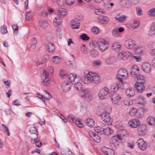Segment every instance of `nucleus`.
Here are the masks:
<instances>
[{
  "label": "nucleus",
  "mask_w": 155,
  "mask_h": 155,
  "mask_svg": "<svg viewBox=\"0 0 155 155\" xmlns=\"http://www.w3.org/2000/svg\"><path fill=\"white\" fill-rule=\"evenodd\" d=\"M85 74L81 78L82 82L84 84H89L92 82H97L100 80V78L98 74L96 73L85 70L84 71Z\"/></svg>",
  "instance_id": "obj_1"
},
{
  "label": "nucleus",
  "mask_w": 155,
  "mask_h": 155,
  "mask_svg": "<svg viewBox=\"0 0 155 155\" xmlns=\"http://www.w3.org/2000/svg\"><path fill=\"white\" fill-rule=\"evenodd\" d=\"M111 95V92L109 88L106 86L102 88L99 91L97 96L100 101L108 99Z\"/></svg>",
  "instance_id": "obj_2"
},
{
  "label": "nucleus",
  "mask_w": 155,
  "mask_h": 155,
  "mask_svg": "<svg viewBox=\"0 0 155 155\" xmlns=\"http://www.w3.org/2000/svg\"><path fill=\"white\" fill-rule=\"evenodd\" d=\"M128 74L127 70L123 68H120L117 72L116 78L119 80L122 84H124L122 78L127 77Z\"/></svg>",
  "instance_id": "obj_3"
},
{
  "label": "nucleus",
  "mask_w": 155,
  "mask_h": 155,
  "mask_svg": "<svg viewBox=\"0 0 155 155\" xmlns=\"http://www.w3.org/2000/svg\"><path fill=\"white\" fill-rule=\"evenodd\" d=\"M41 84L44 86H47L51 84V81L49 78V74L46 71H44L41 76Z\"/></svg>",
  "instance_id": "obj_4"
},
{
  "label": "nucleus",
  "mask_w": 155,
  "mask_h": 155,
  "mask_svg": "<svg viewBox=\"0 0 155 155\" xmlns=\"http://www.w3.org/2000/svg\"><path fill=\"white\" fill-rule=\"evenodd\" d=\"M99 42V48L102 51L104 52L109 47V43L106 40L103 38H99L97 39Z\"/></svg>",
  "instance_id": "obj_5"
},
{
  "label": "nucleus",
  "mask_w": 155,
  "mask_h": 155,
  "mask_svg": "<svg viewBox=\"0 0 155 155\" xmlns=\"http://www.w3.org/2000/svg\"><path fill=\"white\" fill-rule=\"evenodd\" d=\"M130 56H132L131 53L129 52L123 51L118 53L117 58L119 60H125L128 57Z\"/></svg>",
  "instance_id": "obj_6"
},
{
  "label": "nucleus",
  "mask_w": 155,
  "mask_h": 155,
  "mask_svg": "<svg viewBox=\"0 0 155 155\" xmlns=\"http://www.w3.org/2000/svg\"><path fill=\"white\" fill-rule=\"evenodd\" d=\"M137 143L139 148L142 150H145L147 147V143L142 139H138L137 142Z\"/></svg>",
  "instance_id": "obj_7"
},
{
  "label": "nucleus",
  "mask_w": 155,
  "mask_h": 155,
  "mask_svg": "<svg viewBox=\"0 0 155 155\" xmlns=\"http://www.w3.org/2000/svg\"><path fill=\"white\" fill-rule=\"evenodd\" d=\"M102 120L106 122L109 124H111L112 122V120L110 115L107 112L104 111L101 114Z\"/></svg>",
  "instance_id": "obj_8"
},
{
  "label": "nucleus",
  "mask_w": 155,
  "mask_h": 155,
  "mask_svg": "<svg viewBox=\"0 0 155 155\" xmlns=\"http://www.w3.org/2000/svg\"><path fill=\"white\" fill-rule=\"evenodd\" d=\"M125 47L130 49H132L136 47V44L135 41L132 39H128L125 42Z\"/></svg>",
  "instance_id": "obj_9"
},
{
  "label": "nucleus",
  "mask_w": 155,
  "mask_h": 155,
  "mask_svg": "<svg viewBox=\"0 0 155 155\" xmlns=\"http://www.w3.org/2000/svg\"><path fill=\"white\" fill-rule=\"evenodd\" d=\"M82 97H83L87 99L91 100L93 98V93L87 90H83L81 93Z\"/></svg>",
  "instance_id": "obj_10"
},
{
  "label": "nucleus",
  "mask_w": 155,
  "mask_h": 155,
  "mask_svg": "<svg viewBox=\"0 0 155 155\" xmlns=\"http://www.w3.org/2000/svg\"><path fill=\"white\" fill-rule=\"evenodd\" d=\"M110 146L111 148L115 149L117 148L119 146L118 140L115 139V137L111 138L109 141Z\"/></svg>",
  "instance_id": "obj_11"
},
{
  "label": "nucleus",
  "mask_w": 155,
  "mask_h": 155,
  "mask_svg": "<svg viewBox=\"0 0 155 155\" xmlns=\"http://www.w3.org/2000/svg\"><path fill=\"white\" fill-rule=\"evenodd\" d=\"M48 25V22L46 20H40L38 23V27L40 30H41L46 28Z\"/></svg>",
  "instance_id": "obj_12"
},
{
  "label": "nucleus",
  "mask_w": 155,
  "mask_h": 155,
  "mask_svg": "<svg viewBox=\"0 0 155 155\" xmlns=\"http://www.w3.org/2000/svg\"><path fill=\"white\" fill-rule=\"evenodd\" d=\"M142 69L145 73L149 74L151 71V66L148 63L145 62L142 65Z\"/></svg>",
  "instance_id": "obj_13"
},
{
  "label": "nucleus",
  "mask_w": 155,
  "mask_h": 155,
  "mask_svg": "<svg viewBox=\"0 0 155 155\" xmlns=\"http://www.w3.org/2000/svg\"><path fill=\"white\" fill-rule=\"evenodd\" d=\"M121 96L117 94L114 95L111 98L112 102L117 105H119L121 103Z\"/></svg>",
  "instance_id": "obj_14"
},
{
  "label": "nucleus",
  "mask_w": 155,
  "mask_h": 155,
  "mask_svg": "<svg viewBox=\"0 0 155 155\" xmlns=\"http://www.w3.org/2000/svg\"><path fill=\"white\" fill-rule=\"evenodd\" d=\"M139 68L136 65H133L130 68V74L133 76H134L139 74Z\"/></svg>",
  "instance_id": "obj_15"
},
{
  "label": "nucleus",
  "mask_w": 155,
  "mask_h": 155,
  "mask_svg": "<svg viewBox=\"0 0 155 155\" xmlns=\"http://www.w3.org/2000/svg\"><path fill=\"white\" fill-rule=\"evenodd\" d=\"M67 14V10L64 8H60L57 9V15L61 18H64Z\"/></svg>",
  "instance_id": "obj_16"
},
{
  "label": "nucleus",
  "mask_w": 155,
  "mask_h": 155,
  "mask_svg": "<svg viewBox=\"0 0 155 155\" xmlns=\"http://www.w3.org/2000/svg\"><path fill=\"white\" fill-rule=\"evenodd\" d=\"M140 121L137 119H133L129 121L128 124L131 128L137 127L140 124Z\"/></svg>",
  "instance_id": "obj_17"
},
{
  "label": "nucleus",
  "mask_w": 155,
  "mask_h": 155,
  "mask_svg": "<svg viewBox=\"0 0 155 155\" xmlns=\"http://www.w3.org/2000/svg\"><path fill=\"white\" fill-rule=\"evenodd\" d=\"M72 28L74 29H78L80 26L79 21L77 19L72 20L71 22Z\"/></svg>",
  "instance_id": "obj_18"
},
{
  "label": "nucleus",
  "mask_w": 155,
  "mask_h": 155,
  "mask_svg": "<svg viewBox=\"0 0 155 155\" xmlns=\"http://www.w3.org/2000/svg\"><path fill=\"white\" fill-rule=\"evenodd\" d=\"M146 126L145 125H141L139 126L138 128V132L140 136H143L145 135L147 133L146 129Z\"/></svg>",
  "instance_id": "obj_19"
},
{
  "label": "nucleus",
  "mask_w": 155,
  "mask_h": 155,
  "mask_svg": "<svg viewBox=\"0 0 155 155\" xmlns=\"http://www.w3.org/2000/svg\"><path fill=\"white\" fill-rule=\"evenodd\" d=\"M101 151L103 153L106 155H114V151L113 150L106 147H102Z\"/></svg>",
  "instance_id": "obj_20"
},
{
  "label": "nucleus",
  "mask_w": 155,
  "mask_h": 155,
  "mask_svg": "<svg viewBox=\"0 0 155 155\" xmlns=\"http://www.w3.org/2000/svg\"><path fill=\"white\" fill-rule=\"evenodd\" d=\"M61 88L65 92L68 91L70 89V83L67 81H64L62 83Z\"/></svg>",
  "instance_id": "obj_21"
},
{
  "label": "nucleus",
  "mask_w": 155,
  "mask_h": 155,
  "mask_svg": "<svg viewBox=\"0 0 155 155\" xmlns=\"http://www.w3.org/2000/svg\"><path fill=\"white\" fill-rule=\"evenodd\" d=\"M45 48L50 52H52L54 51L55 47L54 44L52 42H49L45 44Z\"/></svg>",
  "instance_id": "obj_22"
},
{
  "label": "nucleus",
  "mask_w": 155,
  "mask_h": 155,
  "mask_svg": "<svg viewBox=\"0 0 155 155\" xmlns=\"http://www.w3.org/2000/svg\"><path fill=\"white\" fill-rule=\"evenodd\" d=\"M135 87L138 92L139 93L143 92L145 89V87L143 84L141 83H136L135 84Z\"/></svg>",
  "instance_id": "obj_23"
},
{
  "label": "nucleus",
  "mask_w": 155,
  "mask_h": 155,
  "mask_svg": "<svg viewBox=\"0 0 155 155\" xmlns=\"http://www.w3.org/2000/svg\"><path fill=\"white\" fill-rule=\"evenodd\" d=\"M125 93L127 96L132 97L134 95L135 91L133 88L130 87L126 89Z\"/></svg>",
  "instance_id": "obj_24"
},
{
  "label": "nucleus",
  "mask_w": 155,
  "mask_h": 155,
  "mask_svg": "<svg viewBox=\"0 0 155 155\" xmlns=\"http://www.w3.org/2000/svg\"><path fill=\"white\" fill-rule=\"evenodd\" d=\"M103 134L106 135L111 134L113 133L112 130L110 128L105 126L103 124Z\"/></svg>",
  "instance_id": "obj_25"
},
{
  "label": "nucleus",
  "mask_w": 155,
  "mask_h": 155,
  "mask_svg": "<svg viewBox=\"0 0 155 155\" xmlns=\"http://www.w3.org/2000/svg\"><path fill=\"white\" fill-rule=\"evenodd\" d=\"M148 35L150 36H153L155 35V22H153L151 25L148 32Z\"/></svg>",
  "instance_id": "obj_26"
},
{
  "label": "nucleus",
  "mask_w": 155,
  "mask_h": 155,
  "mask_svg": "<svg viewBox=\"0 0 155 155\" xmlns=\"http://www.w3.org/2000/svg\"><path fill=\"white\" fill-rule=\"evenodd\" d=\"M62 20L58 17H56L54 20L53 24L56 26L59 27L62 24Z\"/></svg>",
  "instance_id": "obj_27"
},
{
  "label": "nucleus",
  "mask_w": 155,
  "mask_h": 155,
  "mask_svg": "<svg viewBox=\"0 0 155 155\" xmlns=\"http://www.w3.org/2000/svg\"><path fill=\"white\" fill-rule=\"evenodd\" d=\"M68 78L71 82H75L78 81L80 79L76 76V74L74 73L71 74L68 76Z\"/></svg>",
  "instance_id": "obj_28"
},
{
  "label": "nucleus",
  "mask_w": 155,
  "mask_h": 155,
  "mask_svg": "<svg viewBox=\"0 0 155 155\" xmlns=\"http://www.w3.org/2000/svg\"><path fill=\"white\" fill-rule=\"evenodd\" d=\"M103 124L101 125V127L98 126L94 128L95 132L99 134H103Z\"/></svg>",
  "instance_id": "obj_29"
},
{
  "label": "nucleus",
  "mask_w": 155,
  "mask_h": 155,
  "mask_svg": "<svg viewBox=\"0 0 155 155\" xmlns=\"http://www.w3.org/2000/svg\"><path fill=\"white\" fill-rule=\"evenodd\" d=\"M122 47V45L117 42L113 43L112 45V48L113 50L118 51L120 50Z\"/></svg>",
  "instance_id": "obj_30"
},
{
  "label": "nucleus",
  "mask_w": 155,
  "mask_h": 155,
  "mask_svg": "<svg viewBox=\"0 0 155 155\" xmlns=\"http://www.w3.org/2000/svg\"><path fill=\"white\" fill-rule=\"evenodd\" d=\"M85 122L87 125L90 127H93L95 125V122L94 120L91 118H87Z\"/></svg>",
  "instance_id": "obj_31"
},
{
  "label": "nucleus",
  "mask_w": 155,
  "mask_h": 155,
  "mask_svg": "<svg viewBox=\"0 0 155 155\" xmlns=\"http://www.w3.org/2000/svg\"><path fill=\"white\" fill-rule=\"evenodd\" d=\"M127 17L123 15L120 16L117 15L115 18V20L120 22H124L126 20Z\"/></svg>",
  "instance_id": "obj_32"
},
{
  "label": "nucleus",
  "mask_w": 155,
  "mask_h": 155,
  "mask_svg": "<svg viewBox=\"0 0 155 155\" xmlns=\"http://www.w3.org/2000/svg\"><path fill=\"white\" fill-rule=\"evenodd\" d=\"M34 13L33 12L30 11L26 12L25 14V18L26 20L30 21L32 19L33 15Z\"/></svg>",
  "instance_id": "obj_33"
},
{
  "label": "nucleus",
  "mask_w": 155,
  "mask_h": 155,
  "mask_svg": "<svg viewBox=\"0 0 155 155\" xmlns=\"http://www.w3.org/2000/svg\"><path fill=\"white\" fill-rule=\"evenodd\" d=\"M51 60L52 62L55 64L60 63L61 62V58L58 56H54L51 58Z\"/></svg>",
  "instance_id": "obj_34"
},
{
  "label": "nucleus",
  "mask_w": 155,
  "mask_h": 155,
  "mask_svg": "<svg viewBox=\"0 0 155 155\" xmlns=\"http://www.w3.org/2000/svg\"><path fill=\"white\" fill-rule=\"evenodd\" d=\"M80 79L75 82L74 86L75 88L78 90L81 91L82 89V85L80 82Z\"/></svg>",
  "instance_id": "obj_35"
},
{
  "label": "nucleus",
  "mask_w": 155,
  "mask_h": 155,
  "mask_svg": "<svg viewBox=\"0 0 155 155\" xmlns=\"http://www.w3.org/2000/svg\"><path fill=\"white\" fill-rule=\"evenodd\" d=\"M140 22L138 20H135L133 22L130 24L131 28L133 29H135L137 28L139 26Z\"/></svg>",
  "instance_id": "obj_36"
},
{
  "label": "nucleus",
  "mask_w": 155,
  "mask_h": 155,
  "mask_svg": "<svg viewBox=\"0 0 155 155\" xmlns=\"http://www.w3.org/2000/svg\"><path fill=\"white\" fill-rule=\"evenodd\" d=\"M53 2L57 4L58 5L62 6L66 3V0H52Z\"/></svg>",
  "instance_id": "obj_37"
},
{
  "label": "nucleus",
  "mask_w": 155,
  "mask_h": 155,
  "mask_svg": "<svg viewBox=\"0 0 155 155\" xmlns=\"http://www.w3.org/2000/svg\"><path fill=\"white\" fill-rule=\"evenodd\" d=\"M36 137L35 139H32L31 140V142L32 143H36V146L38 147H40L42 145V143L39 140H38Z\"/></svg>",
  "instance_id": "obj_38"
},
{
  "label": "nucleus",
  "mask_w": 155,
  "mask_h": 155,
  "mask_svg": "<svg viewBox=\"0 0 155 155\" xmlns=\"http://www.w3.org/2000/svg\"><path fill=\"white\" fill-rule=\"evenodd\" d=\"M119 88L118 85L116 83H113L110 86V89L114 92L117 91Z\"/></svg>",
  "instance_id": "obj_39"
},
{
  "label": "nucleus",
  "mask_w": 155,
  "mask_h": 155,
  "mask_svg": "<svg viewBox=\"0 0 155 155\" xmlns=\"http://www.w3.org/2000/svg\"><path fill=\"white\" fill-rule=\"evenodd\" d=\"M99 18L101 22L104 24H107L109 21L108 18L104 16H100Z\"/></svg>",
  "instance_id": "obj_40"
},
{
  "label": "nucleus",
  "mask_w": 155,
  "mask_h": 155,
  "mask_svg": "<svg viewBox=\"0 0 155 155\" xmlns=\"http://www.w3.org/2000/svg\"><path fill=\"white\" fill-rule=\"evenodd\" d=\"M140 0H128L127 4L130 6L136 5L139 2Z\"/></svg>",
  "instance_id": "obj_41"
},
{
  "label": "nucleus",
  "mask_w": 155,
  "mask_h": 155,
  "mask_svg": "<svg viewBox=\"0 0 155 155\" xmlns=\"http://www.w3.org/2000/svg\"><path fill=\"white\" fill-rule=\"evenodd\" d=\"M90 46L93 48L96 47L98 45L99 46V42L97 41L93 40L91 41L89 43Z\"/></svg>",
  "instance_id": "obj_42"
},
{
  "label": "nucleus",
  "mask_w": 155,
  "mask_h": 155,
  "mask_svg": "<svg viewBox=\"0 0 155 155\" xmlns=\"http://www.w3.org/2000/svg\"><path fill=\"white\" fill-rule=\"evenodd\" d=\"M144 48L142 46H138L135 50V52L138 54H141L144 51Z\"/></svg>",
  "instance_id": "obj_43"
},
{
  "label": "nucleus",
  "mask_w": 155,
  "mask_h": 155,
  "mask_svg": "<svg viewBox=\"0 0 155 155\" xmlns=\"http://www.w3.org/2000/svg\"><path fill=\"white\" fill-rule=\"evenodd\" d=\"M148 123L150 125H153L155 123V119L151 116L149 117L147 119Z\"/></svg>",
  "instance_id": "obj_44"
},
{
  "label": "nucleus",
  "mask_w": 155,
  "mask_h": 155,
  "mask_svg": "<svg viewBox=\"0 0 155 155\" xmlns=\"http://www.w3.org/2000/svg\"><path fill=\"white\" fill-rule=\"evenodd\" d=\"M124 104L127 106L131 105L133 103V101L130 98L125 99L124 101Z\"/></svg>",
  "instance_id": "obj_45"
},
{
  "label": "nucleus",
  "mask_w": 155,
  "mask_h": 155,
  "mask_svg": "<svg viewBox=\"0 0 155 155\" xmlns=\"http://www.w3.org/2000/svg\"><path fill=\"white\" fill-rule=\"evenodd\" d=\"M138 80L140 82L138 83H141L142 84H143L145 83L146 78L145 77L141 75H140L137 77Z\"/></svg>",
  "instance_id": "obj_46"
},
{
  "label": "nucleus",
  "mask_w": 155,
  "mask_h": 155,
  "mask_svg": "<svg viewBox=\"0 0 155 155\" xmlns=\"http://www.w3.org/2000/svg\"><path fill=\"white\" fill-rule=\"evenodd\" d=\"M102 64V62L100 60H94L92 62V65L96 67H98Z\"/></svg>",
  "instance_id": "obj_47"
},
{
  "label": "nucleus",
  "mask_w": 155,
  "mask_h": 155,
  "mask_svg": "<svg viewBox=\"0 0 155 155\" xmlns=\"http://www.w3.org/2000/svg\"><path fill=\"white\" fill-rule=\"evenodd\" d=\"M112 35L116 37H118L120 35V33L118 31V29L114 28L112 31Z\"/></svg>",
  "instance_id": "obj_48"
},
{
  "label": "nucleus",
  "mask_w": 155,
  "mask_h": 155,
  "mask_svg": "<svg viewBox=\"0 0 155 155\" xmlns=\"http://www.w3.org/2000/svg\"><path fill=\"white\" fill-rule=\"evenodd\" d=\"M81 51L84 54H87L89 53L87 48L85 47L84 45H82L81 46Z\"/></svg>",
  "instance_id": "obj_49"
},
{
  "label": "nucleus",
  "mask_w": 155,
  "mask_h": 155,
  "mask_svg": "<svg viewBox=\"0 0 155 155\" xmlns=\"http://www.w3.org/2000/svg\"><path fill=\"white\" fill-rule=\"evenodd\" d=\"M137 99L140 101L141 102L140 103V104H144L145 103V99L144 98V97L143 95H139Z\"/></svg>",
  "instance_id": "obj_50"
},
{
  "label": "nucleus",
  "mask_w": 155,
  "mask_h": 155,
  "mask_svg": "<svg viewBox=\"0 0 155 155\" xmlns=\"http://www.w3.org/2000/svg\"><path fill=\"white\" fill-rule=\"evenodd\" d=\"M95 13L98 15H101L102 14H104L105 13V11L101 9H96L95 10Z\"/></svg>",
  "instance_id": "obj_51"
},
{
  "label": "nucleus",
  "mask_w": 155,
  "mask_h": 155,
  "mask_svg": "<svg viewBox=\"0 0 155 155\" xmlns=\"http://www.w3.org/2000/svg\"><path fill=\"white\" fill-rule=\"evenodd\" d=\"M59 75L62 77H63L64 76H68L67 72L64 70H60L59 71Z\"/></svg>",
  "instance_id": "obj_52"
},
{
  "label": "nucleus",
  "mask_w": 155,
  "mask_h": 155,
  "mask_svg": "<svg viewBox=\"0 0 155 155\" xmlns=\"http://www.w3.org/2000/svg\"><path fill=\"white\" fill-rule=\"evenodd\" d=\"M29 131L31 134H35L36 137L38 138L37 132V129L35 127H31Z\"/></svg>",
  "instance_id": "obj_53"
},
{
  "label": "nucleus",
  "mask_w": 155,
  "mask_h": 155,
  "mask_svg": "<svg viewBox=\"0 0 155 155\" xmlns=\"http://www.w3.org/2000/svg\"><path fill=\"white\" fill-rule=\"evenodd\" d=\"M148 15L150 16L153 17L155 16V8L150 9L148 12Z\"/></svg>",
  "instance_id": "obj_54"
},
{
  "label": "nucleus",
  "mask_w": 155,
  "mask_h": 155,
  "mask_svg": "<svg viewBox=\"0 0 155 155\" xmlns=\"http://www.w3.org/2000/svg\"><path fill=\"white\" fill-rule=\"evenodd\" d=\"M137 112V110L134 108H132L129 112V114L131 116H134Z\"/></svg>",
  "instance_id": "obj_55"
},
{
  "label": "nucleus",
  "mask_w": 155,
  "mask_h": 155,
  "mask_svg": "<svg viewBox=\"0 0 155 155\" xmlns=\"http://www.w3.org/2000/svg\"><path fill=\"white\" fill-rule=\"evenodd\" d=\"M44 62V61L41 58L39 59L36 62V65L38 67H39L43 64Z\"/></svg>",
  "instance_id": "obj_56"
},
{
  "label": "nucleus",
  "mask_w": 155,
  "mask_h": 155,
  "mask_svg": "<svg viewBox=\"0 0 155 155\" xmlns=\"http://www.w3.org/2000/svg\"><path fill=\"white\" fill-rule=\"evenodd\" d=\"M91 30L92 32L95 34H97L99 33L100 31L98 28L96 26L93 27L92 28Z\"/></svg>",
  "instance_id": "obj_57"
},
{
  "label": "nucleus",
  "mask_w": 155,
  "mask_h": 155,
  "mask_svg": "<svg viewBox=\"0 0 155 155\" xmlns=\"http://www.w3.org/2000/svg\"><path fill=\"white\" fill-rule=\"evenodd\" d=\"M1 32L3 34H4L5 33L7 32V27L5 26H2L0 28Z\"/></svg>",
  "instance_id": "obj_58"
},
{
  "label": "nucleus",
  "mask_w": 155,
  "mask_h": 155,
  "mask_svg": "<svg viewBox=\"0 0 155 155\" xmlns=\"http://www.w3.org/2000/svg\"><path fill=\"white\" fill-rule=\"evenodd\" d=\"M75 123L78 127H82L83 126V125L81 121L79 119L76 120Z\"/></svg>",
  "instance_id": "obj_59"
},
{
  "label": "nucleus",
  "mask_w": 155,
  "mask_h": 155,
  "mask_svg": "<svg viewBox=\"0 0 155 155\" xmlns=\"http://www.w3.org/2000/svg\"><path fill=\"white\" fill-rule=\"evenodd\" d=\"M93 139L96 142L98 143L101 141V137L96 134L93 138Z\"/></svg>",
  "instance_id": "obj_60"
},
{
  "label": "nucleus",
  "mask_w": 155,
  "mask_h": 155,
  "mask_svg": "<svg viewBox=\"0 0 155 155\" xmlns=\"http://www.w3.org/2000/svg\"><path fill=\"white\" fill-rule=\"evenodd\" d=\"M134 143L132 141H129L127 143V146L131 148H133L134 147Z\"/></svg>",
  "instance_id": "obj_61"
},
{
  "label": "nucleus",
  "mask_w": 155,
  "mask_h": 155,
  "mask_svg": "<svg viewBox=\"0 0 155 155\" xmlns=\"http://www.w3.org/2000/svg\"><path fill=\"white\" fill-rule=\"evenodd\" d=\"M98 54V51L95 50H92L91 51V56L92 57H95Z\"/></svg>",
  "instance_id": "obj_62"
},
{
  "label": "nucleus",
  "mask_w": 155,
  "mask_h": 155,
  "mask_svg": "<svg viewBox=\"0 0 155 155\" xmlns=\"http://www.w3.org/2000/svg\"><path fill=\"white\" fill-rule=\"evenodd\" d=\"M44 92L45 93V98H46L47 100H50L52 98V96L47 91H44Z\"/></svg>",
  "instance_id": "obj_63"
},
{
  "label": "nucleus",
  "mask_w": 155,
  "mask_h": 155,
  "mask_svg": "<svg viewBox=\"0 0 155 155\" xmlns=\"http://www.w3.org/2000/svg\"><path fill=\"white\" fill-rule=\"evenodd\" d=\"M68 120L70 122H73L75 119L74 116L71 114L69 115L68 117Z\"/></svg>",
  "instance_id": "obj_64"
}]
</instances>
